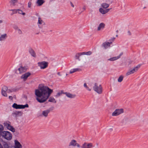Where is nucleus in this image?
<instances>
[{"label": "nucleus", "instance_id": "nucleus-8", "mask_svg": "<svg viewBox=\"0 0 148 148\" xmlns=\"http://www.w3.org/2000/svg\"><path fill=\"white\" fill-rule=\"evenodd\" d=\"M30 75L31 73H27L22 75L21 76V78L22 79H23L24 80H26L27 77L30 76Z\"/></svg>", "mask_w": 148, "mask_h": 148}, {"label": "nucleus", "instance_id": "nucleus-17", "mask_svg": "<svg viewBox=\"0 0 148 148\" xmlns=\"http://www.w3.org/2000/svg\"><path fill=\"white\" fill-rule=\"evenodd\" d=\"M45 2L44 0H38L37 1V3L38 6L42 5Z\"/></svg>", "mask_w": 148, "mask_h": 148}, {"label": "nucleus", "instance_id": "nucleus-14", "mask_svg": "<svg viewBox=\"0 0 148 148\" xmlns=\"http://www.w3.org/2000/svg\"><path fill=\"white\" fill-rule=\"evenodd\" d=\"M12 107L16 109H21L22 105H18L16 103L13 104L12 106Z\"/></svg>", "mask_w": 148, "mask_h": 148}, {"label": "nucleus", "instance_id": "nucleus-4", "mask_svg": "<svg viewBox=\"0 0 148 148\" xmlns=\"http://www.w3.org/2000/svg\"><path fill=\"white\" fill-rule=\"evenodd\" d=\"M38 66L41 69H44L46 68L48 65V63L45 61L38 62Z\"/></svg>", "mask_w": 148, "mask_h": 148}, {"label": "nucleus", "instance_id": "nucleus-10", "mask_svg": "<svg viewBox=\"0 0 148 148\" xmlns=\"http://www.w3.org/2000/svg\"><path fill=\"white\" fill-rule=\"evenodd\" d=\"M5 126L6 127L8 130H11L12 132H15L14 129L8 123H5Z\"/></svg>", "mask_w": 148, "mask_h": 148}, {"label": "nucleus", "instance_id": "nucleus-30", "mask_svg": "<svg viewBox=\"0 0 148 148\" xmlns=\"http://www.w3.org/2000/svg\"><path fill=\"white\" fill-rule=\"evenodd\" d=\"M123 77L122 76H120L118 79V82H121L122 81V80H123Z\"/></svg>", "mask_w": 148, "mask_h": 148}, {"label": "nucleus", "instance_id": "nucleus-33", "mask_svg": "<svg viewBox=\"0 0 148 148\" xmlns=\"http://www.w3.org/2000/svg\"><path fill=\"white\" fill-rule=\"evenodd\" d=\"M91 53H92L91 51H89L86 52H85V54L84 55H90Z\"/></svg>", "mask_w": 148, "mask_h": 148}, {"label": "nucleus", "instance_id": "nucleus-27", "mask_svg": "<svg viewBox=\"0 0 148 148\" xmlns=\"http://www.w3.org/2000/svg\"><path fill=\"white\" fill-rule=\"evenodd\" d=\"M17 13L20 14H22V15H25V14L24 12H23V11L22 10H19V9H17Z\"/></svg>", "mask_w": 148, "mask_h": 148}, {"label": "nucleus", "instance_id": "nucleus-42", "mask_svg": "<svg viewBox=\"0 0 148 148\" xmlns=\"http://www.w3.org/2000/svg\"><path fill=\"white\" fill-rule=\"evenodd\" d=\"M72 6L73 7H74V6L72 4Z\"/></svg>", "mask_w": 148, "mask_h": 148}, {"label": "nucleus", "instance_id": "nucleus-16", "mask_svg": "<svg viewBox=\"0 0 148 148\" xmlns=\"http://www.w3.org/2000/svg\"><path fill=\"white\" fill-rule=\"evenodd\" d=\"M112 43V42H105L103 44V45L105 48H106L109 47L110 45V44Z\"/></svg>", "mask_w": 148, "mask_h": 148}, {"label": "nucleus", "instance_id": "nucleus-9", "mask_svg": "<svg viewBox=\"0 0 148 148\" xmlns=\"http://www.w3.org/2000/svg\"><path fill=\"white\" fill-rule=\"evenodd\" d=\"M140 67V66H137L134 68L133 70L130 72H128L126 73V75H128L131 74L133 73L138 70V69Z\"/></svg>", "mask_w": 148, "mask_h": 148}, {"label": "nucleus", "instance_id": "nucleus-18", "mask_svg": "<svg viewBox=\"0 0 148 148\" xmlns=\"http://www.w3.org/2000/svg\"><path fill=\"white\" fill-rule=\"evenodd\" d=\"M105 26V24L103 23H101L98 27V30H99L103 28Z\"/></svg>", "mask_w": 148, "mask_h": 148}, {"label": "nucleus", "instance_id": "nucleus-22", "mask_svg": "<svg viewBox=\"0 0 148 148\" xmlns=\"http://www.w3.org/2000/svg\"><path fill=\"white\" fill-rule=\"evenodd\" d=\"M66 95L68 97L70 98H73L75 97V95H73L69 93H65Z\"/></svg>", "mask_w": 148, "mask_h": 148}, {"label": "nucleus", "instance_id": "nucleus-32", "mask_svg": "<svg viewBox=\"0 0 148 148\" xmlns=\"http://www.w3.org/2000/svg\"><path fill=\"white\" fill-rule=\"evenodd\" d=\"M43 22L42 21L40 18H38V23L40 24H41Z\"/></svg>", "mask_w": 148, "mask_h": 148}, {"label": "nucleus", "instance_id": "nucleus-37", "mask_svg": "<svg viewBox=\"0 0 148 148\" xmlns=\"http://www.w3.org/2000/svg\"><path fill=\"white\" fill-rule=\"evenodd\" d=\"M32 5V3L31 2H29L28 3V7L30 8Z\"/></svg>", "mask_w": 148, "mask_h": 148}, {"label": "nucleus", "instance_id": "nucleus-36", "mask_svg": "<svg viewBox=\"0 0 148 148\" xmlns=\"http://www.w3.org/2000/svg\"><path fill=\"white\" fill-rule=\"evenodd\" d=\"M74 72H75V70H74V69L71 70L70 71V73H74Z\"/></svg>", "mask_w": 148, "mask_h": 148}, {"label": "nucleus", "instance_id": "nucleus-31", "mask_svg": "<svg viewBox=\"0 0 148 148\" xmlns=\"http://www.w3.org/2000/svg\"><path fill=\"white\" fill-rule=\"evenodd\" d=\"M74 69V70H75V72L77 71H82V69L80 68H76Z\"/></svg>", "mask_w": 148, "mask_h": 148}, {"label": "nucleus", "instance_id": "nucleus-6", "mask_svg": "<svg viewBox=\"0 0 148 148\" xmlns=\"http://www.w3.org/2000/svg\"><path fill=\"white\" fill-rule=\"evenodd\" d=\"M8 88L5 86H4L2 89V95L5 97H7V95L6 91L7 90Z\"/></svg>", "mask_w": 148, "mask_h": 148}, {"label": "nucleus", "instance_id": "nucleus-21", "mask_svg": "<svg viewBox=\"0 0 148 148\" xmlns=\"http://www.w3.org/2000/svg\"><path fill=\"white\" fill-rule=\"evenodd\" d=\"M29 52L34 57H35L36 56V54L34 51L32 49H30L29 50Z\"/></svg>", "mask_w": 148, "mask_h": 148}, {"label": "nucleus", "instance_id": "nucleus-5", "mask_svg": "<svg viewBox=\"0 0 148 148\" xmlns=\"http://www.w3.org/2000/svg\"><path fill=\"white\" fill-rule=\"evenodd\" d=\"M123 112V110L122 109H116L112 113V115L113 116H117Z\"/></svg>", "mask_w": 148, "mask_h": 148}, {"label": "nucleus", "instance_id": "nucleus-40", "mask_svg": "<svg viewBox=\"0 0 148 148\" xmlns=\"http://www.w3.org/2000/svg\"><path fill=\"white\" fill-rule=\"evenodd\" d=\"M9 98L11 100H12L13 99V97L12 96H10L9 97Z\"/></svg>", "mask_w": 148, "mask_h": 148}, {"label": "nucleus", "instance_id": "nucleus-25", "mask_svg": "<svg viewBox=\"0 0 148 148\" xmlns=\"http://www.w3.org/2000/svg\"><path fill=\"white\" fill-rule=\"evenodd\" d=\"M3 129V127L2 125H0V137L2 135V133L3 132L2 131Z\"/></svg>", "mask_w": 148, "mask_h": 148}, {"label": "nucleus", "instance_id": "nucleus-35", "mask_svg": "<svg viewBox=\"0 0 148 148\" xmlns=\"http://www.w3.org/2000/svg\"><path fill=\"white\" fill-rule=\"evenodd\" d=\"M54 101H55V99H54L53 98H50L49 99V101L52 102H54Z\"/></svg>", "mask_w": 148, "mask_h": 148}, {"label": "nucleus", "instance_id": "nucleus-3", "mask_svg": "<svg viewBox=\"0 0 148 148\" xmlns=\"http://www.w3.org/2000/svg\"><path fill=\"white\" fill-rule=\"evenodd\" d=\"M94 90L99 94H101L102 92V88L101 85H98L97 84H95L94 87Z\"/></svg>", "mask_w": 148, "mask_h": 148}, {"label": "nucleus", "instance_id": "nucleus-26", "mask_svg": "<svg viewBox=\"0 0 148 148\" xmlns=\"http://www.w3.org/2000/svg\"><path fill=\"white\" fill-rule=\"evenodd\" d=\"M6 36V34L2 35L0 37V40L1 41L3 40L5 38Z\"/></svg>", "mask_w": 148, "mask_h": 148}, {"label": "nucleus", "instance_id": "nucleus-39", "mask_svg": "<svg viewBox=\"0 0 148 148\" xmlns=\"http://www.w3.org/2000/svg\"><path fill=\"white\" fill-rule=\"evenodd\" d=\"M63 92L62 91H61V92H58V95L59 96L61 94H62V93H63Z\"/></svg>", "mask_w": 148, "mask_h": 148}, {"label": "nucleus", "instance_id": "nucleus-43", "mask_svg": "<svg viewBox=\"0 0 148 148\" xmlns=\"http://www.w3.org/2000/svg\"><path fill=\"white\" fill-rule=\"evenodd\" d=\"M2 22V21H0V23Z\"/></svg>", "mask_w": 148, "mask_h": 148}, {"label": "nucleus", "instance_id": "nucleus-20", "mask_svg": "<svg viewBox=\"0 0 148 148\" xmlns=\"http://www.w3.org/2000/svg\"><path fill=\"white\" fill-rule=\"evenodd\" d=\"M85 54V52H82L80 53H77L76 55L75 58L76 59H78L79 57L82 55H83Z\"/></svg>", "mask_w": 148, "mask_h": 148}, {"label": "nucleus", "instance_id": "nucleus-12", "mask_svg": "<svg viewBox=\"0 0 148 148\" xmlns=\"http://www.w3.org/2000/svg\"><path fill=\"white\" fill-rule=\"evenodd\" d=\"M110 10V9H107L104 10L102 8H100L99 9V12L103 14H105L108 12Z\"/></svg>", "mask_w": 148, "mask_h": 148}, {"label": "nucleus", "instance_id": "nucleus-34", "mask_svg": "<svg viewBox=\"0 0 148 148\" xmlns=\"http://www.w3.org/2000/svg\"><path fill=\"white\" fill-rule=\"evenodd\" d=\"M22 108H24L25 107H28V105L27 104H26L25 105H22Z\"/></svg>", "mask_w": 148, "mask_h": 148}, {"label": "nucleus", "instance_id": "nucleus-44", "mask_svg": "<svg viewBox=\"0 0 148 148\" xmlns=\"http://www.w3.org/2000/svg\"><path fill=\"white\" fill-rule=\"evenodd\" d=\"M114 39H113V40H112V41H113L114 40Z\"/></svg>", "mask_w": 148, "mask_h": 148}, {"label": "nucleus", "instance_id": "nucleus-28", "mask_svg": "<svg viewBox=\"0 0 148 148\" xmlns=\"http://www.w3.org/2000/svg\"><path fill=\"white\" fill-rule=\"evenodd\" d=\"M10 11H12V13L11 14L12 15L17 13V9L11 10H10Z\"/></svg>", "mask_w": 148, "mask_h": 148}, {"label": "nucleus", "instance_id": "nucleus-29", "mask_svg": "<svg viewBox=\"0 0 148 148\" xmlns=\"http://www.w3.org/2000/svg\"><path fill=\"white\" fill-rule=\"evenodd\" d=\"M119 58V57H113L112 58H110V60L111 61H114V60H117Z\"/></svg>", "mask_w": 148, "mask_h": 148}, {"label": "nucleus", "instance_id": "nucleus-24", "mask_svg": "<svg viewBox=\"0 0 148 148\" xmlns=\"http://www.w3.org/2000/svg\"><path fill=\"white\" fill-rule=\"evenodd\" d=\"M17 0H11L10 2L11 5H15V4L17 3Z\"/></svg>", "mask_w": 148, "mask_h": 148}, {"label": "nucleus", "instance_id": "nucleus-41", "mask_svg": "<svg viewBox=\"0 0 148 148\" xmlns=\"http://www.w3.org/2000/svg\"><path fill=\"white\" fill-rule=\"evenodd\" d=\"M19 32H20L19 33H22L21 31H20V30H19Z\"/></svg>", "mask_w": 148, "mask_h": 148}, {"label": "nucleus", "instance_id": "nucleus-23", "mask_svg": "<svg viewBox=\"0 0 148 148\" xmlns=\"http://www.w3.org/2000/svg\"><path fill=\"white\" fill-rule=\"evenodd\" d=\"M49 112V111L48 110L44 111L43 112L42 114L44 116H47Z\"/></svg>", "mask_w": 148, "mask_h": 148}, {"label": "nucleus", "instance_id": "nucleus-1", "mask_svg": "<svg viewBox=\"0 0 148 148\" xmlns=\"http://www.w3.org/2000/svg\"><path fill=\"white\" fill-rule=\"evenodd\" d=\"M52 92L53 90L48 87L40 85L38 89L35 91V94L37 97L36 99L40 103L44 102L47 100Z\"/></svg>", "mask_w": 148, "mask_h": 148}, {"label": "nucleus", "instance_id": "nucleus-2", "mask_svg": "<svg viewBox=\"0 0 148 148\" xmlns=\"http://www.w3.org/2000/svg\"><path fill=\"white\" fill-rule=\"evenodd\" d=\"M1 135L8 140H10L12 138V134L9 132L8 131L3 132Z\"/></svg>", "mask_w": 148, "mask_h": 148}, {"label": "nucleus", "instance_id": "nucleus-19", "mask_svg": "<svg viewBox=\"0 0 148 148\" xmlns=\"http://www.w3.org/2000/svg\"><path fill=\"white\" fill-rule=\"evenodd\" d=\"M101 6L104 8H106L109 7V5L106 3H103L101 4Z\"/></svg>", "mask_w": 148, "mask_h": 148}, {"label": "nucleus", "instance_id": "nucleus-7", "mask_svg": "<svg viewBox=\"0 0 148 148\" xmlns=\"http://www.w3.org/2000/svg\"><path fill=\"white\" fill-rule=\"evenodd\" d=\"M93 147L92 144V143H85L82 146L83 148H92Z\"/></svg>", "mask_w": 148, "mask_h": 148}, {"label": "nucleus", "instance_id": "nucleus-11", "mask_svg": "<svg viewBox=\"0 0 148 148\" xmlns=\"http://www.w3.org/2000/svg\"><path fill=\"white\" fill-rule=\"evenodd\" d=\"M69 146H77L78 147H80L79 145L77 143L76 141L75 140H73L71 141L69 145Z\"/></svg>", "mask_w": 148, "mask_h": 148}, {"label": "nucleus", "instance_id": "nucleus-15", "mask_svg": "<svg viewBox=\"0 0 148 148\" xmlns=\"http://www.w3.org/2000/svg\"><path fill=\"white\" fill-rule=\"evenodd\" d=\"M18 70L20 73H21L25 72L26 71V69L24 67H21L18 69Z\"/></svg>", "mask_w": 148, "mask_h": 148}, {"label": "nucleus", "instance_id": "nucleus-38", "mask_svg": "<svg viewBox=\"0 0 148 148\" xmlns=\"http://www.w3.org/2000/svg\"><path fill=\"white\" fill-rule=\"evenodd\" d=\"M84 86L85 87H86L88 89V90L90 91L91 90V89H88V87H87V85H86V83H85L84 84Z\"/></svg>", "mask_w": 148, "mask_h": 148}, {"label": "nucleus", "instance_id": "nucleus-13", "mask_svg": "<svg viewBox=\"0 0 148 148\" xmlns=\"http://www.w3.org/2000/svg\"><path fill=\"white\" fill-rule=\"evenodd\" d=\"M15 148H21L22 147L20 143L17 141L15 140Z\"/></svg>", "mask_w": 148, "mask_h": 148}]
</instances>
